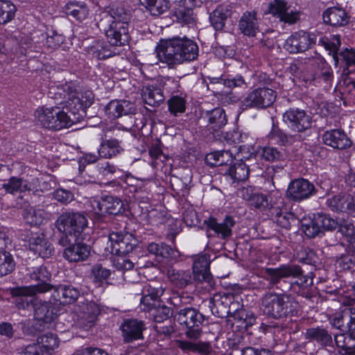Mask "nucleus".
<instances>
[{
  "mask_svg": "<svg viewBox=\"0 0 355 355\" xmlns=\"http://www.w3.org/2000/svg\"><path fill=\"white\" fill-rule=\"evenodd\" d=\"M56 95H59L62 98L60 104L63 105V109L69 112L73 117L59 107L37 109L35 116L44 127L60 130L71 126L78 121V118L76 116L75 111L82 108L83 103L78 93L70 85L58 88Z\"/></svg>",
  "mask_w": 355,
  "mask_h": 355,
  "instance_id": "f257e3e1",
  "label": "nucleus"
},
{
  "mask_svg": "<svg viewBox=\"0 0 355 355\" xmlns=\"http://www.w3.org/2000/svg\"><path fill=\"white\" fill-rule=\"evenodd\" d=\"M156 53L159 62L172 66L196 60L198 56V46L186 37H175L162 41L157 46Z\"/></svg>",
  "mask_w": 355,
  "mask_h": 355,
  "instance_id": "f03ea898",
  "label": "nucleus"
},
{
  "mask_svg": "<svg viewBox=\"0 0 355 355\" xmlns=\"http://www.w3.org/2000/svg\"><path fill=\"white\" fill-rule=\"evenodd\" d=\"M111 23L105 34L112 46H121L128 42V22L130 14L123 8L112 9L110 11Z\"/></svg>",
  "mask_w": 355,
  "mask_h": 355,
  "instance_id": "7ed1b4c3",
  "label": "nucleus"
},
{
  "mask_svg": "<svg viewBox=\"0 0 355 355\" xmlns=\"http://www.w3.org/2000/svg\"><path fill=\"white\" fill-rule=\"evenodd\" d=\"M51 276V273L45 266H40L33 268L30 272V278L37 281V284L19 287L15 291V295L31 297L50 291L53 288V286L47 282L50 279Z\"/></svg>",
  "mask_w": 355,
  "mask_h": 355,
  "instance_id": "20e7f679",
  "label": "nucleus"
},
{
  "mask_svg": "<svg viewBox=\"0 0 355 355\" xmlns=\"http://www.w3.org/2000/svg\"><path fill=\"white\" fill-rule=\"evenodd\" d=\"M55 225L60 232L77 238L87 227V219L78 212H65L58 217Z\"/></svg>",
  "mask_w": 355,
  "mask_h": 355,
  "instance_id": "39448f33",
  "label": "nucleus"
},
{
  "mask_svg": "<svg viewBox=\"0 0 355 355\" xmlns=\"http://www.w3.org/2000/svg\"><path fill=\"white\" fill-rule=\"evenodd\" d=\"M87 209L96 218L107 214L116 215L123 211V202L121 199L112 196L101 199L94 198L89 200Z\"/></svg>",
  "mask_w": 355,
  "mask_h": 355,
  "instance_id": "423d86ee",
  "label": "nucleus"
},
{
  "mask_svg": "<svg viewBox=\"0 0 355 355\" xmlns=\"http://www.w3.org/2000/svg\"><path fill=\"white\" fill-rule=\"evenodd\" d=\"M204 320V315L192 308L180 309L177 316L178 322L187 328L186 334L191 338L200 337Z\"/></svg>",
  "mask_w": 355,
  "mask_h": 355,
  "instance_id": "0eeeda50",
  "label": "nucleus"
},
{
  "mask_svg": "<svg viewBox=\"0 0 355 355\" xmlns=\"http://www.w3.org/2000/svg\"><path fill=\"white\" fill-rule=\"evenodd\" d=\"M297 304L288 297L268 293V318L277 319L288 315H294Z\"/></svg>",
  "mask_w": 355,
  "mask_h": 355,
  "instance_id": "6e6552de",
  "label": "nucleus"
},
{
  "mask_svg": "<svg viewBox=\"0 0 355 355\" xmlns=\"http://www.w3.org/2000/svg\"><path fill=\"white\" fill-rule=\"evenodd\" d=\"M136 241L131 234L112 232L110 234L106 250L111 254L121 257L132 252Z\"/></svg>",
  "mask_w": 355,
  "mask_h": 355,
  "instance_id": "1a4fd4ad",
  "label": "nucleus"
},
{
  "mask_svg": "<svg viewBox=\"0 0 355 355\" xmlns=\"http://www.w3.org/2000/svg\"><path fill=\"white\" fill-rule=\"evenodd\" d=\"M316 40L315 34L300 31L291 35L286 40L284 48L291 53L304 52L311 48Z\"/></svg>",
  "mask_w": 355,
  "mask_h": 355,
  "instance_id": "9d476101",
  "label": "nucleus"
},
{
  "mask_svg": "<svg viewBox=\"0 0 355 355\" xmlns=\"http://www.w3.org/2000/svg\"><path fill=\"white\" fill-rule=\"evenodd\" d=\"M318 192V189L313 183L306 179L299 178L289 184L286 195L288 198L294 201L301 202L310 198Z\"/></svg>",
  "mask_w": 355,
  "mask_h": 355,
  "instance_id": "9b49d317",
  "label": "nucleus"
},
{
  "mask_svg": "<svg viewBox=\"0 0 355 355\" xmlns=\"http://www.w3.org/2000/svg\"><path fill=\"white\" fill-rule=\"evenodd\" d=\"M268 13L272 14L279 18L280 21L289 25L295 24L301 16L300 11L289 9L284 0H270Z\"/></svg>",
  "mask_w": 355,
  "mask_h": 355,
  "instance_id": "f8f14e48",
  "label": "nucleus"
},
{
  "mask_svg": "<svg viewBox=\"0 0 355 355\" xmlns=\"http://www.w3.org/2000/svg\"><path fill=\"white\" fill-rule=\"evenodd\" d=\"M284 121L293 130L303 132L311 125V118L306 112L299 108H291L283 115Z\"/></svg>",
  "mask_w": 355,
  "mask_h": 355,
  "instance_id": "ddd939ff",
  "label": "nucleus"
},
{
  "mask_svg": "<svg viewBox=\"0 0 355 355\" xmlns=\"http://www.w3.org/2000/svg\"><path fill=\"white\" fill-rule=\"evenodd\" d=\"M120 329L124 341L130 343L143 338L146 324L142 320L137 319H125L121 323Z\"/></svg>",
  "mask_w": 355,
  "mask_h": 355,
  "instance_id": "4468645a",
  "label": "nucleus"
},
{
  "mask_svg": "<svg viewBox=\"0 0 355 355\" xmlns=\"http://www.w3.org/2000/svg\"><path fill=\"white\" fill-rule=\"evenodd\" d=\"M32 305L35 318L41 322L40 325H43L44 327L48 326L55 318L56 312L51 302L35 298L32 300Z\"/></svg>",
  "mask_w": 355,
  "mask_h": 355,
  "instance_id": "2eb2a0df",
  "label": "nucleus"
},
{
  "mask_svg": "<svg viewBox=\"0 0 355 355\" xmlns=\"http://www.w3.org/2000/svg\"><path fill=\"white\" fill-rule=\"evenodd\" d=\"M37 184L38 179L37 178L24 180L12 176L6 182L1 184L0 187L3 189L6 193L15 194L25 191H34L37 189Z\"/></svg>",
  "mask_w": 355,
  "mask_h": 355,
  "instance_id": "dca6fc26",
  "label": "nucleus"
},
{
  "mask_svg": "<svg viewBox=\"0 0 355 355\" xmlns=\"http://www.w3.org/2000/svg\"><path fill=\"white\" fill-rule=\"evenodd\" d=\"M322 138L324 144L336 149H345L352 145L350 139L340 129L327 130L322 135Z\"/></svg>",
  "mask_w": 355,
  "mask_h": 355,
  "instance_id": "f3484780",
  "label": "nucleus"
},
{
  "mask_svg": "<svg viewBox=\"0 0 355 355\" xmlns=\"http://www.w3.org/2000/svg\"><path fill=\"white\" fill-rule=\"evenodd\" d=\"M59 340L56 335L52 333H46L40 336L37 339V344L29 345L26 348L25 355L28 354L33 355H40V352L37 350L40 348L44 352L50 353L55 348L58 347Z\"/></svg>",
  "mask_w": 355,
  "mask_h": 355,
  "instance_id": "a211bd4d",
  "label": "nucleus"
},
{
  "mask_svg": "<svg viewBox=\"0 0 355 355\" xmlns=\"http://www.w3.org/2000/svg\"><path fill=\"white\" fill-rule=\"evenodd\" d=\"M302 272L301 268L297 265H283L277 268H268V280L270 284L275 285L282 278L297 277Z\"/></svg>",
  "mask_w": 355,
  "mask_h": 355,
  "instance_id": "6ab92c4d",
  "label": "nucleus"
},
{
  "mask_svg": "<svg viewBox=\"0 0 355 355\" xmlns=\"http://www.w3.org/2000/svg\"><path fill=\"white\" fill-rule=\"evenodd\" d=\"M322 19L324 24L331 26H344L349 23V15L343 8L333 6L323 12Z\"/></svg>",
  "mask_w": 355,
  "mask_h": 355,
  "instance_id": "aec40b11",
  "label": "nucleus"
},
{
  "mask_svg": "<svg viewBox=\"0 0 355 355\" xmlns=\"http://www.w3.org/2000/svg\"><path fill=\"white\" fill-rule=\"evenodd\" d=\"M327 205L333 211L353 214L355 212V196L348 193L338 194L328 199Z\"/></svg>",
  "mask_w": 355,
  "mask_h": 355,
  "instance_id": "412c9836",
  "label": "nucleus"
},
{
  "mask_svg": "<svg viewBox=\"0 0 355 355\" xmlns=\"http://www.w3.org/2000/svg\"><path fill=\"white\" fill-rule=\"evenodd\" d=\"M29 249L42 258L52 255L53 248L51 243L42 234H31L28 241Z\"/></svg>",
  "mask_w": 355,
  "mask_h": 355,
  "instance_id": "4be33fe9",
  "label": "nucleus"
},
{
  "mask_svg": "<svg viewBox=\"0 0 355 355\" xmlns=\"http://www.w3.org/2000/svg\"><path fill=\"white\" fill-rule=\"evenodd\" d=\"M106 115L110 119L119 118L123 115L132 114L135 112L133 103L125 100L111 101L105 108Z\"/></svg>",
  "mask_w": 355,
  "mask_h": 355,
  "instance_id": "5701e85b",
  "label": "nucleus"
},
{
  "mask_svg": "<svg viewBox=\"0 0 355 355\" xmlns=\"http://www.w3.org/2000/svg\"><path fill=\"white\" fill-rule=\"evenodd\" d=\"M91 251L89 245L78 242L69 244L64 250V257L69 261H80L86 259Z\"/></svg>",
  "mask_w": 355,
  "mask_h": 355,
  "instance_id": "b1692460",
  "label": "nucleus"
},
{
  "mask_svg": "<svg viewBox=\"0 0 355 355\" xmlns=\"http://www.w3.org/2000/svg\"><path fill=\"white\" fill-rule=\"evenodd\" d=\"M171 283L175 287L183 288L191 282V275L188 270H178L170 266L162 270Z\"/></svg>",
  "mask_w": 355,
  "mask_h": 355,
  "instance_id": "393cba45",
  "label": "nucleus"
},
{
  "mask_svg": "<svg viewBox=\"0 0 355 355\" xmlns=\"http://www.w3.org/2000/svg\"><path fill=\"white\" fill-rule=\"evenodd\" d=\"M232 9L230 4H223L217 6L210 14L211 24L216 30L220 31L224 28L226 19L232 15Z\"/></svg>",
  "mask_w": 355,
  "mask_h": 355,
  "instance_id": "a878e982",
  "label": "nucleus"
},
{
  "mask_svg": "<svg viewBox=\"0 0 355 355\" xmlns=\"http://www.w3.org/2000/svg\"><path fill=\"white\" fill-rule=\"evenodd\" d=\"M194 5V0H181L174 11L178 21L185 24H192L194 21L192 7Z\"/></svg>",
  "mask_w": 355,
  "mask_h": 355,
  "instance_id": "bb28decb",
  "label": "nucleus"
},
{
  "mask_svg": "<svg viewBox=\"0 0 355 355\" xmlns=\"http://www.w3.org/2000/svg\"><path fill=\"white\" fill-rule=\"evenodd\" d=\"M64 13L68 17L82 21L87 19L89 14V8L83 1H71L63 8Z\"/></svg>",
  "mask_w": 355,
  "mask_h": 355,
  "instance_id": "cd10ccee",
  "label": "nucleus"
},
{
  "mask_svg": "<svg viewBox=\"0 0 355 355\" xmlns=\"http://www.w3.org/2000/svg\"><path fill=\"white\" fill-rule=\"evenodd\" d=\"M206 224L209 230H213L221 238L225 239L231 235L234 221L229 216H227L222 223H218L215 218H211L206 221Z\"/></svg>",
  "mask_w": 355,
  "mask_h": 355,
  "instance_id": "c85d7f7f",
  "label": "nucleus"
},
{
  "mask_svg": "<svg viewBox=\"0 0 355 355\" xmlns=\"http://www.w3.org/2000/svg\"><path fill=\"white\" fill-rule=\"evenodd\" d=\"M123 151V148L121 142L116 139L103 140L98 150L99 156L105 159L112 158Z\"/></svg>",
  "mask_w": 355,
  "mask_h": 355,
  "instance_id": "c756f323",
  "label": "nucleus"
},
{
  "mask_svg": "<svg viewBox=\"0 0 355 355\" xmlns=\"http://www.w3.org/2000/svg\"><path fill=\"white\" fill-rule=\"evenodd\" d=\"M159 284L155 282H150L144 286L142 297L140 299L141 303L147 307L151 306V301H154L161 297L164 293V288L158 286Z\"/></svg>",
  "mask_w": 355,
  "mask_h": 355,
  "instance_id": "7c9ffc66",
  "label": "nucleus"
},
{
  "mask_svg": "<svg viewBox=\"0 0 355 355\" xmlns=\"http://www.w3.org/2000/svg\"><path fill=\"white\" fill-rule=\"evenodd\" d=\"M239 29L245 35L254 36L258 31V21L256 13L245 12L239 20Z\"/></svg>",
  "mask_w": 355,
  "mask_h": 355,
  "instance_id": "2f4dec72",
  "label": "nucleus"
},
{
  "mask_svg": "<svg viewBox=\"0 0 355 355\" xmlns=\"http://www.w3.org/2000/svg\"><path fill=\"white\" fill-rule=\"evenodd\" d=\"M305 337L306 339L316 341L322 346H333L334 341L331 334L327 329L319 327L308 329Z\"/></svg>",
  "mask_w": 355,
  "mask_h": 355,
  "instance_id": "473e14b6",
  "label": "nucleus"
},
{
  "mask_svg": "<svg viewBox=\"0 0 355 355\" xmlns=\"http://www.w3.org/2000/svg\"><path fill=\"white\" fill-rule=\"evenodd\" d=\"M210 257L208 254L196 255L194 257L193 271L199 279H206L209 271Z\"/></svg>",
  "mask_w": 355,
  "mask_h": 355,
  "instance_id": "72a5a7b5",
  "label": "nucleus"
},
{
  "mask_svg": "<svg viewBox=\"0 0 355 355\" xmlns=\"http://www.w3.org/2000/svg\"><path fill=\"white\" fill-rule=\"evenodd\" d=\"M334 342L338 347L346 353H350L355 349V331H348L346 333L336 334Z\"/></svg>",
  "mask_w": 355,
  "mask_h": 355,
  "instance_id": "f704fd0d",
  "label": "nucleus"
},
{
  "mask_svg": "<svg viewBox=\"0 0 355 355\" xmlns=\"http://www.w3.org/2000/svg\"><path fill=\"white\" fill-rule=\"evenodd\" d=\"M142 98L144 102L150 106H156L164 100L160 89L153 85H147L143 88Z\"/></svg>",
  "mask_w": 355,
  "mask_h": 355,
  "instance_id": "c9c22d12",
  "label": "nucleus"
},
{
  "mask_svg": "<svg viewBox=\"0 0 355 355\" xmlns=\"http://www.w3.org/2000/svg\"><path fill=\"white\" fill-rule=\"evenodd\" d=\"M236 149H229L221 151H215L206 156V162L211 166H221L233 158L234 151Z\"/></svg>",
  "mask_w": 355,
  "mask_h": 355,
  "instance_id": "e433bc0d",
  "label": "nucleus"
},
{
  "mask_svg": "<svg viewBox=\"0 0 355 355\" xmlns=\"http://www.w3.org/2000/svg\"><path fill=\"white\" fill-rule=\"evenodd\" d=\"M55 293L62 304L73 303L79 296L78 290L71 286H60L55 290Z\"/></svg>",
  "mask_w": 355,
  "mask_h": 355,
  "instance_id": "4c0bfd02",
  "label": "nucleus"
},
{
  "mask_svg": "<svg viewBox=\"0 0 355 355\" xmlns=\"http://www.w3.org/2000/svg\"><path fill=\"white\" fill-rule=\"evenodd\" d=\"M332 40L330 41L326 37H321L318 40V44L324 46L326 50L329 51V54L332 55L335 64L337 65L339 60L338 51L341 44L340 36L339 35H334Z\"/></svg>",
  "mask_w": 355,
  "mask_h": 355,
  "instance_id": "58836bf2",
  "label": "nucleus"
},
{
  "mask_svg": "<svg viewBox=\"0 0 355 355\" xmlns=\"http://www.w3.org/2000/svg\"><path fill=\"white\" fill-rule=\"evenodd\" d=\"M24 218L26 223L31 226H37L45 220L46 213L42 209L29 207L24 210Z\"/></svg>",
  "mask_w": 355,
  "mask_h": 355,
  "instance_id": "ea45409f",
  "label": "nucleus"
},
{
  "mask_svg": "<svg viewBox=\"0 0 355 355\" xmlns=\"http://www.w3.org/2000/svg\"><path fill=\"white\" fill-rule=\"evenodd\" d=\"M317 220L316 214H313V218H304L302 220V230L307 237L314 238L322 234L319 223Z\"/></svg>",
  "mask_w": 355,
  "mask_h": 355,
  "instance_id": "a19ab883",
  "label": "nucleus"
},
{
  "mask_svg": "<svg viewBox=\"0 0 355 355\" xmlns=\"http://www.w3.org/2000/svg\"><path fill=\"white\" fill-rule=\"evenodd\" d=\"M15 267V262L12 255L5 249H0V277L12 272Z\"/></svg>",
  "mask_w": 355,
  "mask_h": 355,
  "instance_id": "79ce46f5",
  "label": "nucleus"
},
{
  "mask_svg": "<svg viewBox=\"0 0 355 355\" xmlns=\"http://www.w3.org/2000/svg\"><path fill=\"white\" fill-rule=\"evenodd\" d=\"M209 125L213 131L221 128L227 123L225 111L221 108H215L209 114Z\"/></svg>",
  "mask_w": 355,
  "mask_h": 355,
  "instance_id": "37998d69",
  "label": "nucleus"
},
{
  "mask_svg": "<svg viewBox=\"0 0 355 355\" xmlns=\"http://www.w3.org/2000/svg\"><path fill=\"white\" fill-rule=\"evenodd\" d=\"M17 8L10 1L0 0V24H6L13 19Z\"/></svg>",
  "mask_w": 355,
  "mask_h": 355,
  "instance_id": "c03bdc74",
  "label": "nucleus"
},
{
  "mask_svg": "<svg viewBox=\"0 0 355 355\" xmlns=\"http://www.w3.org/2000/svg\"><path fill=\"white\" fill-rule=\"evenodd\" d=\"M284 207V198L279 191H272L270 193V202H268V216L279 214Z\"/></svg>",
  "mask_w": 355,
  "mask_h": 355,
  "instance_id": "a18cd8bd",
  "label": "nucleus"
},
{
  "mask_svg": "<svg viewBox=\"0 0 355 355\" xmlns=\"http://www.w3.org/2000/svg\"><path fill=\"white\" fill-rule=\"evenodd\" d=\"M227 173L234 182H239L246 180L250 171L244 162H238L231 166Z\"/></svg>",
  "mask_w": 355,
  "mask_h": 355,
  "instance_id": "49530a36",
  "label": "nucleus"
},
{
  "mask_svg": "<svg viewBox=\"0 0 355 355\" xmlns=\"http://www.w3.org/2000/svg\"><path fill=\"white\" fill-rule=\"evenodd\" d=\"M266 94V89L265 88L257 89L245 98L243 103L246 107H261L264 102Z\"/></svg>",
  "mask_w": 355,
  "mask_h": 355,
  "instance_id": "de8ad7c7",
  "label": "nucleus"
},
{
  "mask_svg": "<svg viewBox=\"0 0 355 355\" xmlns=\"http://www.w3.org/2000/svg\"><path fill=\"white\" fill-rule=\"evenodd\" d=\"M146 8L153 15H159L166 12L169 8V3L167 0H145Z\"/></svg>",
  "mask_w": 355,
  "mask_h": 355,
  "instance_id": "09e8293b",
  "label": "nucleus"
},
{
  "mask_svg": "<svg viewBox=\"0 0 355 355\" xmlns=\"http://www.w3.org/2000/svg\"><path fill=\"white\" fill-rule=\"evenodd\" d=\"M116 267L119 271L123 272L124 280L129 282H135V279H131L128 273L137 274L136 271L133 270L134 263L132 261L127 259L121 256L119 257L116 263Z\"/></svg>",
  "mask_w": 355,
  "mask_h": 355,
  "instance_id": "8fccbe9b",
  "label": "nucleus"
},
{
  "mask_svg": "<svg viewBox=\"0 0 355 355\" xmlns=\"http://www.w3.org/2000/svg\"><path fill=\"white\" fill-rule=\"evenodd\" d=\"M236 149V151H234L233 157L234 159L240 161V162H243L245 160L250 159L255 153L254 147L252 145H243L240 146L239 148L236 146L232 147L231 149Z\"/></svg>",
  "mask_w": 355,
  "mask_h": 355,
  "instance_id": "3c124183",
  "label": "nucleus"
},
{
  "mask_svg": "<svg viewBox=\"0 0 355 355\" xmlns=\"http://www.w3.org/2000/svg\"><path fill=\"white\" fill-rule=\"evenodd\" d=\"M269 216L270 219L272 220L273 223H277V225L285 229L290 228L291 223L295 220V216L293 214L282 212V211L278 214H275L273 216Z\"/></svg>",
  "mask_w": 355,
  "mask_h": 355,
  "instance_id": "603ef678",
  "label": "nucleus"
},
{
  "mask_svg": "<svg viewBox=\"0 0 355 355\" xmlns=\"http://www.w3.org/2000/svg\"><path fill=\"white\" fill-rule=\"evenodd\" d=\"M147 250L149 253L162 258H168L172 251L171 248L167 245L153 242L148 245Z\"/></svg>",
  "mask_w": 355,
  "mask_h": 355,
  "instance_id": "864d4df0",
  "label": "nucleus"
},
{
  "mask_svg": "<svg viewBox=\"0 0 355 355\" xmlns=\"http://www.w3.org/2000/svg\"><path fill=\"white\" fill-rule=\"evenodd\" d=\"M169 111L176 115L179 113H183L186 108V100L180 96H173L168 101Z\"/></svg>",
  "mask_w": 355,
  "mask_h": 355,
  "instance_id": "5fc2aeb1",
  "label": "nucleus"
},
{
  "mask_svg": "<svg viewBox=\"0 0 355 355\" xmlns=\"http://www.w3.org/2000/svg\"><path fill=\"white\" fill-rule=\"evenodd\" d=\"M318 78L331 83L334 79V73L331 67L324 60H320L318 71L316 73Z\"/></svg>",
  "mask_w": 355,
  "mask_h": 355,
  "instance_id": "6e6d98bb",
  "label": "nucleus"
},
{
  "mask_svg": "<svg viewBox=\"0 0 355 355\" xmlns=\"http://www.w3.org/2000/svg\"><path fill=\"white\" fill-rule=\"evenodd\" d=\"M316 216L322 234L324 230L331 231L336 228L338 223L329 215L318 213Z\"/></svg>",
  "mask_w": 355,
  "mask_h": 355,
  "instance_id": "4d7b16f0",
  "label": "nucleus"
},
{
  "mask_svg": "<svg viewBox=\"0 0 355 355\" xmlns=\"http://www.w3.org/2000/svg\"><path fill=\"white\" fill-rule=\"evenodd\" d=\"M92 275L96 283L105 281L110 275V270L103 267L101 264H96L92 268Z\"/></svg>",
  "mask_w": 355,
  "mask_h": 355,
  "instance_id": "13d9d810",
  "label": "nucleus"
},
{
  "mask_svg": "<svg viewBox=\"0 0 355 355\" xmlns=\"http://www.w3.org/2000/svg\"><path fill=\"white\" fill-rule=\"evenodd\" d=\"M347 312V306L340 311V312L335 314L331 323V324L340 330H348V319H345V315Z\"/></svg>",
  "mask_w": 355,
  "mask_h": 355,
  "instance_id": "bf43d9fd",
  "label": "nucleus"
},
{
  "mask_svg": "<svg viewBox=\"0 0 355 355\" xmlns=\"http://www.w3.org/2000/svg\"><path fill=\"white\" fill-rule=\"evenodd\" d=\"M96 167L98 176L106 179H110L116 170V167L108 162L98 163Z\"/></svg>",
  "mask_w": 355,
  "mask_h": 355,
  "instance_id": "052dcab7",
  "label": "nucleus"
},
{
  "mask_svg": "<svg viewBox=\"0 0 355 355\" xmlns=\"http://www.w3.org/2000/svg\"><path fill=\"white\" fill-rule=\"evenodd\" d=\"M99 313L100 309L96 304L94 302L87 304L85 311V314L87 315V322L85 324L86 328L91 327L94 324Z\"/></svg>",
  "mask_w": 355,
  "mask_h": 355,
  "instance_id": "680f3d73",
  "label": "nucleus"
},
{
  "mask_svg": "<svg viewBox=\"0 0 355 355\" xmlns=\"http://www.w3.org/2000/svg\"><path fill=\"white\" fill-rule=\"evenodd\" d=\"M64 40V37L62 35L51 31L46 35V44L50 49H56L63 43Z\"/></svg>",
  "mask_w": 355,
  "mask_h": 355,
  "instance_id": "e2e57ef3",
  "label": "nucleus"
},
{
  "mask_svg": "<svg viewBox=\"0 0 355 355\" xmlns=\"http://www.w3.org/2000/svg\"><path fill=\"white\" fill-rule=\"evenodd\" d=\"M339 56L347 67L355 65V49L346 48L340 52Z\"/></svg>",
  "mask_w": 355,
  "mask_h": 355,
  "instance_id": "0e129e2a",
  "label": "nucleus"
},
{
  "mask_svg": "<svg viewBox=\"0 0 355 355\" xmlns=\"http://www.w3.org/2000/svg\"><path fill=\"white\" fill-rule=\"evenodd\" d=\"M53 197L56 200L62 203L70 202L73 198L71 192L64 189H56L53 193Z\"/></svg>",
  "mask_w": 355,
  "mask_h": 355,
  "instance_id": "69168bd1",
  "label": "nucleus"
},
{
  "mask_svg": "<svg viewBox=\"0 0 355 355\" xmlns=\"http://www.w3.org/2000/svg\"><path fill=\"white\" fill-rule=\"evenodd\" d=\"M338 227V231L345 237L346 241L355 234L354 226L349 220L342 221Z\"/></svg>",
  "mask_w": 355,
  "mask_h": 355,
  "instance_id": "338daca9",
  "label": "nucleus"
},
{
  "mask_svg": "<svg viewBox=\"0 0 355 355\" xmlns=\"http://www.w3.org/2000/svg\"><path fill=\"white\" fill-rule=\"evenodd\" d=\"M345 319H348V331H355V302L347 306Z\"/></svg>",
  "mask_w": 355,
  "mask_h": 355,
  "instance_id": "774afa93",
  "label": "nucleus"
}]
</instances>
